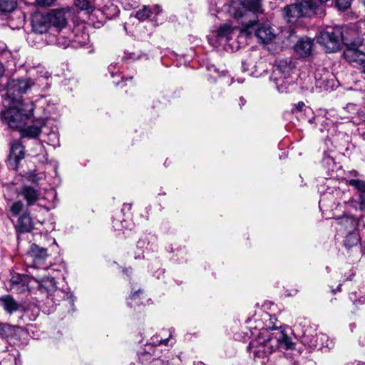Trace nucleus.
Instances as JSON below:
<instances>
[{
	"instance_id": "nucleus-1",
	"label": "nucleus",
	"mask_w": 365,
	"mask_h": 365,
	"mask_svg": "<svg viewBox=\"0 0 365 365\" xmlns=\"http://www.w3.org/2000/svg\"><path fill=\"white\" fill-rule=\"evenodd\" d=\"M294 347V343L282 328L275 327L270 331L260 333L259 336L248 346L253 353L256 362L262 365H275L273 354L277 349L290 350Z\"/></svg>"
},
{
	"instance_id": "nucleus-2",
	"label": "nucleus",
	"mask_w": 365,
	"mask_h": 365,
	"mask_svg": "<svg viewBox=\"0 0 365 365\" xmlns=\"http://www.w3.org/2000/svg\"><path fill=\"white\" fill-rule=\"evenodd\" d=\"M262 0H240L241 8H237V3L231 2L227 11L245 27V31L252 27L258 21L257 14L262 13Z\"/></svg>"
},
{
	"instance_id": "nucleus-3",
	"label": "nucleus",
	"mask_w": 365,
	"mask_h": 365,
	"mask_svg": "<svg viewBox=\"0 0 365 365\" xmlns=\"http://www.w3.org/2000/svg\"><path fill=\"white\" fill-rule=\"evenodd\" d=\"M4 108L0 113V118L12 129L20 130L24 127L34 111V105L30 102L14 105L4 103Z\"/></svg>"
},
{
	"instance_id": "nucleus-4",
	"label": "nucleus",
	"mask_w": 365,
	"mask_h": 365,
	"mask_svg": "<svg viewBox=\"0 0 365 365\" xmlns=\"http://www.w3.org/2000/svg\"><path fill=\"white\" fill-rule=\"evenodd\" d=\"M294 68V65L289 58L279 59L274 64L270 78L279 93L289 92L293 83L291 73Z\"/></svg>"
},
{
	"instance_id": "nucleus-5",
	"label": "nucleus",
	"mask_w": 365,
	"mask_h": 365,
	"mask_svg": "<svg viewBox=\"0 0 365 365\" xmlns=\"http://www.w3.org/2000/svg\"><path fill=\"white\" fill-rule=\"evenodd\" d=\"M33 85L34 82L29 78L9 79L6 85L4 103H25L22 100V95L26 93Z\"/></svg>"
},
{
	"instance_id": "nucleus-6",
	"label": "nucleus",
	"mask_w": 365,
	"mask_h": 365,
	"mask_svg": "<svg viewBox=\"0 0 365 365\" xmlns=\"http://www.w3.org/2000/svg\"><path fill=\"white\" fill-rule=\"evenodd\" d=\"M317 41L329 53L339 50L342 43L349 44V40L344 37L343 29L340 26L329 27L322 31L317 37Z\"/></svg>"
},
{
	"instance_id": "nucleus-7",
	"label": "nucleus",
	"mask_w": 365,
	"mask_h": 365,
	"mask_svg": "<svg viewBox=\"0 0 365 365\" xmlns=\"http://www.w3.org/2000/svg\"><path fill=\"white\" fill-rule=\"evenodd\" d=\"M362 43L363 41L359 38L354 42L349 41V44H346L348 47L344 52V56L350 63H356L365 68V53L358 49Z\"/></svg>"
},
{
	"instance_id": "nucleus-8",
	"label": "nucleus",
	"mask_w": 365,
	"mask_h": 365,
	"mask_svg": "<svg viewBox=\"0 0 365 365\" xmlns=\"http://www.w3.org/2000/svg\"><path fill=\"white\" fill-rule=\"evenodd\" d=\"M51 29L61 31L67 26L68 21L64 9H54L46 14Z\"/></svg>"
},
{
	"instance_id": "nucleus-9",
	"label": "nucleus",
	"mask_w": 365,
	"mask_h": 365,
	"mask_svg": "<svg viewBox=\"0 0 365 365\" xmlns=\"http://www.w3.org/2000/svg\"><path fill=\"white\" fill-rule=\"evenodd\" d=\"M169 341V337L163 339L160 335H155L150 338V342L145 344V348L143 351L139 352V359L142 363H144V358L145 359H150L153 354H155V349L157 346L161 344L168 345Z\"/></svg>"
},
{
	"instance_id": "nucleus-10",
	"label": "nucleus",
	"mask_w": 365,
	"mask_h": 365,
	"mask_svg": "<svg viewBox=\"0 0 365 365\" xmlns=\"http://www.w3.org/2000/svg\"><path fill=\"white\" fill-rule=\"evenodd\" d=\"M24 158V149L19 140H14L11 143L10 153L8 157V163L12 169H16L20 160Z\"/></svg>"
},
{
	"instance_id": "nucleus-11",
	"label": "nucleus",
	"mask_w": 365,
	"mask_h": 365,
	"mask_svg": "<svg viewBox=\"0 0 365 365\" xmlns=\"http://www.w3.org/2000/svg\"><path fill=\"white\" fill-rule=\"evenodd\" d=\"M88 41V34L77 28L70 34L68 40L63 43L66 47L71 46L73 48H78L86 45Z\"/></svg>"
},
{
	"instance_id": "nucleus-12",
	"label": "nucleus",
	"mask_w": 365,
	"mask_h": 365,
	"mask_svg": "<svg viewBox=\"0 0 365 365\" xmlns=\"http://www.w3.org/2000/svg\"><path fill=\"white\" fill-rule=\"evenodd\" d=\"M28 254L33 259V266L36 268H40L48 256L46 249L34 243L31 245Z\"/></svg>"
},
{
	"instance_id": "nucleus-13",
	"label": "nucleus",
	"mask_w": 365,
	"mask_h": 365,
	"mask_svg": "<svg viewBox=\"0 0 365 365\" xmlns=\"http://www.w3.org/2000/svg\"><path fill=\"white\" fill-rule=\"evenodd\" d=\"M302 341L310 348H317L318 349L327 347L329 345L328 336L323 333L316 334L314 336L304 335Z\"/></svg>"
},
{
	"instance_id": "nucleus-14",
	"label": "nucleus",
	"mask_w": 365,
	"mask_h": 365,
	"mask_svg": "<svg viewBox=\"0 0 365 365\" xmlns=\"http://www.w3.org/2000/svg\"><path fill=\"white\" fill-rule=\"evenodd\" d=\"M162 12V9L159 5L143 6L138 10L135 14V17L140 21H145L150 19L155 21L156 17Z\"/></svg>"
},
{
	"instance_id": "nucleus-15",
	"label": "nucleus",
	"mask_w": 365,
	"mask_h": 365,
	"mask_svg": "<svg viewBox=\"0 0 365 365\" xmlns=\"http://www.w3.org/2000/svg\"><path fill=\"white\" fill-rule=\"evenodd\" d=\"M296 4L304 16L317 14L321 10L322 4L319 0H297Z\"/></svg>"
},
{
	"instance_id": "nucleus-16",
	"label": "nucleus",
	"mask_w": 365,
	"mask_h": 365,
	"mask_svg": "<svg viewBox=\"0 0 365 365\" xmlns=\"http://www.w3.org/2000/svg\"><path fill=\"white\" fill-rule=\"evenodd\" d=\"M32 30L36 34H43L51 29L47 14H36L31 19Z\"/></svg>"
},
{
	"instance_id": "nucleus-17",
	"label": "nucleus",
	"mask_w": 365,
	"mask_h": 365,
	"mask_svg": "<svg viewBox=\"0 0 365 365\" xmlns=\"http://www.w3.org/2000/svg\"><path fill=\"white\" fill-rule=\"evenodd\" d=\"M45 125V121L43 119H38L34 121L33 124L20 129L21 137L28 138H36L41 133L42 128Z\"/></svg>"
},
{
	"instance_id": "nucleus-18",
	"label": "nucleus",
	"mask_w": 365,
	"mask_h": 365,
	"mask_svg": "<svg viewBox=\"0 0 365 365\" xmlns=\"http://www.w3.org/2000/svg\"><path fill=\"white\" fill-rule=\"evenodd\" d=\"M337 225L341 227V230L352 232L356 230L358 226L359 220L351 215H344L335 218Z\"/></svg>"
},
{
	"instance_id": "nucleus-19",
	"label": "nucleus",
	"mask_w": 365,
	"mask_h": 365,
	"mask_svg": "<svg viewBox=\"0 0 365 365\" xmlns=\"http://www.w3.org/2000/svg\"><path fill=\"white\" fill-rule=\"evenodd\" d=\"M19 195L26 201L28 206H31L39 199L40 192L34 187L24 185L19 192Z\"/></svg>"
},
{
	"instance_id": "nucleus-20",
	"label": "nucleus",
	"mask_w": 365,
	"mask_h": 365,
	"mask_svg": "<svg viewBox=\"0 0 365 365\" xmlns=\"http://www.w3.org/2000/svg\"><path fill=\"white\" fill-rule=\"evenodd\" d=\"M347 185L354 187L359 192V209L365 210V181L359 179H351Z\"/></svg>"
},
{
	"instance_id": "nucleus-21",
	"label": "nucleus",
	"mask_w": 365,
	"mask_h": 365,
	"mask_svg": "<svg viewBox=\"0 0 365 365\" xmlns=\"http://www.w3.org/2000/svg\"><path fill=\"white\" fill-rule=\"evenodd\" d=\"M0 365H21L19 351L14 349L3 351L0 355Z\"/></svg>"
},
{
	"instance_id": "nucleus-22",
	"label": "nucleus",
	"mask_w": 365,
	"mask_h": 365,
	"mask_svg": "<svg viewBox=\"0 0 365 365\" xmlns=\"http://www.w3.org/2000/svg\"><path fill=\"white\" fill-rule=\"evenodd\" d=\"M313 40L309 38H302L294 46L295 51L302 57H307L312 53Z\"/></svg>"
},
{
	"instance_id": "nucleus-23",
	"label": "nucleus",
	"mask_w": 365,
	"mask_h": 365,
	"mask_svg": "<svg viewBox=\"0 0 365 365\" xmlns=\"http://www.w3.org/2000/svg\"><path fill=\"white\" fill-rule=\"evenodd\" d=\"M237 29V27L232 26L228 23L224 24L216 31V37L219 41H227L232 38Z\"/></svg>"
},
{
	"instance_id": "nucleus-24",
	"label": "nucleus",
	"mask_w": 365,
	"mask_h": 365,
	"mask_svg": "<svg viewBox=\"0 0 365 365\" xmlns=\"http://www.w3.org/2000/svg\"><path fill=\"white\" fill-rule=\"evenodd\" d=\"M255 35L263 43H267L274 39L275 35L269 25L263 24L255 31Z\"/></svg>"
},
{
	"instance_id": "nucleus-25",
	"label": "nucleus",
	"mask_w": 365,
	"mask_h": 365,
	"mask_svg": "<svg viewBox=\"0 0 365 365\" xmlns=\"http://www.w3.org/2000/svg\"><path fill=\"white\" fill-rule=\"evenodd\" d=\"M17 227L23 232H31L34 228V222L29 212H24L18 220Z\"/></svg>"
},
{
	"instance_id": "nucleus-26",
	"label": "nucleus",
	"mask_w": 365,
	"mask_h": 365,
	"mask_svg": "<svg viewBox=\"0 0 365 365\" xmlns=\"http://www.w3.org/2000/svg\"><path fill=\"white\" fill-rule=\"evenodd\" d=\"M0 304L9 314L13 313L19 309V304L10 295H6L0 297Z\"/></svg>"
},
{
	"instance_id": "nucleus-27",
	"label": "nucleus",
	"mask_w": 365,
	"mask_h": 365,
	"mask_svg": "<svg viewBox=\"0 0 365 365\" xmlns=\"http://www.w3.org/2000/svg\"><path fill=\"white\" fill-rule=\"evenodd\" d=\"M283 15L289 22L294 21V19L299 16H304L296 4L284 7Z\"/></svg>"
},
{
	"instance_id": "nucleus-28",
	"label": "nucleus",
	"mask_w": 365,
	"mask_h": 365,
	"mask_svg": "<svg viewBox=\"0 0 365 365\" xmlns=\"http://www.w3.org/2000/svg\"><path fill=\"white\" fill-rule=\"evenodd\" d=\"M16 327L6 324H0V336L3 338L9 339L13 336H24L26 333H14Z\"/></svg>"
},
{
	"instance_id": "nucleus-29",
	"label": "nucleus",
	"mask_w": 365,
	"mask_h": 365,
	"mask_svg": "<svg viewBox=\"0 0 365 365\" xmlns=\"http://www.w3.org/2000/svg\"><path fill=\"white\" fill-rule=\"evenodd\" d=\"M74 6L78 11H85L87 14L93 12L95 9L88 0H74Z\"/></svg>"
},
{
	"instance_id": "nucleus-30",
	"label": "nucleus",
	"mask_w": 365,
	"mask_h": 365,
	"mask_svg": "<svg viewBox=\"0 0 365 365\" xmlns=\"http://www.w3.org/2000/svg\"><path fill=\"white\" fill-rule=\"evenodd\" d=\"M17 6V0H0V11L11 13Z\"/></svg>"
},
{
	"instance_id": "nucleus-31",
	"label": "nucleus",
	"mask_w": 365,
	"mask_h": 365,
	"mask_svg": "<svg viewBox=\"0 0 365 365\" xmlns=\"http://www.w3.org/2000/svg\"><path fill=\"white\" fill-rule=\"evenodd\" d=\"M149 241L147 237L140 239L136 244L137 251L135 252V259H142L144 257V249L147 248Z\"/></svg>"
},
{
	"instance_id": "nucleus-32",
	"label": "nucleus",
	"mask_w": 365,
	"mask_h": 365,
	"mask_svg": "<svg viewBox=\"0 0 365 365\" xmlns=\"http://www.w3.org/2000/svg\"><path fill=\"white\" fill-rule=\"evenodd\" d=\"M359 235L356 230L347 231L346 235L344 241V244L346 247H351L356 245L359 242Z\"/></svg>"
},
{
	"instance_id": "nucleus-33",
	"label": "nucleus",
	"mask_w": 365,
	"mask_h": 365,
	"mask_svg": "<svg viewBox=\"0 0 365 365\" xmlns=\"http://www.w3.org/2000/svg\"><path fill=\"white\" fill-rule=\"evenodd\" d=\"M29 279V276L26 274H12L10 283H11V289H15L16 287L19 286V283L21 282H26V280Z\"/></svg>"
},
{
	"instance_id": "nucleus-34",
	"label": "nucleus",
	"mask_w": 365,
	"mask_h": 365,
	"mask_svg": "<svg viewBox=\"0 0 365 365\" xmlns=\"http://www.w3.org/2000/svg\"><path fill=\"white\" fill-rule=\"evenodd\" d=\"M328 75L329 72L324 68L322 70H318L315 73V79L317 82L316 86L318 87L326 86L325 82L327 80Z\"/></svg>"
},
{
	"instance_id": "nucleus-35",
	"label": "nucleus",
	"mask_w": 365,
	"mask_h": 365,
	"mask_svg": "<svg viewBox=\"0 0 365 365\" xmlns=\"http://www.w3.org/2000/svg\"><path fill=\"white\" fill-rule=\"evenodd\" d=\"M143 292L140 289L135 292L128 298V304L131 307H135L136 306H139L140 304H143L142 298L140 297V294Z\"/></svg>"
},
{
	"instance_id": "nucleus-36",
	"label": "nucleus",
	"mask_w": 365,
	"mask_h": 365,
	"mask_svg": "<svg viewBox=\"0 0 365 365\" xmlns=\"http://www.w3.org/2000/svg\"><path fill=\"white\" fill-rule=\"evenodd\" d=\"M108 71H109V72H110V73L111 77L113 78V82L116 86L119 85V83H120V81H124V80H125V81H128V80H129V81H132V80H133V77H130V78H125V77H124L123 76H121V74H120V73L118 74L117 73H115V65H112V64H111V65H110V66H108Z\"/></svg>"
},
{
	"instance_id": "nucleus-37",
	"label": "nucleus",
	"mask_w": 365,
	"mask_h": 365,
	"mask_svg": "<svg viewBox=\"0 0 365 365\" xmlns=\"http://www.w3.org/2000/svg\"><path fill=\"white\" fill-rule=\"evenodd\" d=\"M210 4L211 7H215L212 9L216 12H219L220 11L223 10V9L227 11L228 6L230 5L227 4V0H211Z\"/></svg>"
},
{
	"instance_id": "nucleus-38",
	"label": "nucleus",
	"mask_w": 365,
	"mask_h": 365,
	"mask_svg": "<svg viewBox=\"0 0 365 365\" xmlns=\"http://www.w3.org/2000/svg\"><path fill=\"white\" fill-rule=\"evenodd\" d=\"M46 136L48 144L52 145L53 147L59 145L58 133L56 132V130H51L49 133H46Z\"/></svg>"
},
{
	"instance_id": "nucleus-39",
	"label": "nucleus",
	"mask_w": 365,
	"mask_h": 365,
	"mask_svg": "<svg viewBox=\"0 0 365 365\" xmlns=\"http://www.w3.org/2000/svg\"><path fill=\"white\" fill-rule=\"evenodd\" d=\"M23 207H24L23 202L21 201H16V202H14L11 205V206L10 207V211L11 212L13 215L17 216L18 215H19L21 213V212L23 210Z\"/></svg>"
},
{
	"instance_id": "nucleus-40",
	"label": "nucleus",
	"mask_w": 365,
	"mask_h": 365,
	"mask_svg": "<svg viewBox=\"0 0 365 365\" xmlns=\"http://www.w3.org/2000/svg\"><path fill=\"white\" fill-rule=\"evenodd\" d=\"M34 280H35V279H34L33 277H30V276H29V280H26V281H27L26 282H24V283L23 282H21L19 283V287H16L15 289H16L17 292H24V291H26V290H29V289H30V288H31V285H30V284H31L33 281H34Z\"/></svg>"
},
{
	"instance_id": "nucleus-41",
	"label": "nucleus",
	"mask_w": 365,
	"mask_h": 365,
	"mask_svg": "<svg viewBox=\"0 0 365 365\" xmlns=\"http://www.w3.org/2000/svg\"><path fill=\"white\" fill-rule=\"evenodd\" d=\"M352 0H336V5L341 10H345L351 5Z\"/></svg>"
},
{
	"instance_id": "nucleus-42",
	"label": "nucleus",
	"mask_w": 365,
	"mask_h": 365,
	"mask_svg": "<svg viewBox=\"0 0 365 365\" xmlns=\"http://www.w3.org/2000/svg\"><path fill=\"white\" fill-rule=\"evenodd\" d=\"M125 222V221H121L115 218L113 220V227L116 230H122L123 228L126 229L128 228V225H124Z\"/></svg>"
},
{
	"instance_id": "nucleus-43",
	"label": "nucleus",
	"mask_w": 365,
	"mask_h": 365,
	"mask_svg": "<svg viewBox=\"0 0 365 365\" xmlns=\"http://www.w3.org/2000/svg\"><path fill=\"white\" fill-rule=\"evenodd\" d=\"M26 178L33 183H38V182L40 180L41 178H39L37 174H36L34 172H29L26 173Z\"/></svg>"
},
{
	"instance_id": "nucleus-44",
	"label": "nucleus",
	"mask_w": 365,
	"mask_h": 365,
	"mask_svg": "<svg viewBox=\"0 0 365 365\" xmlns=\"http://www.w3.org/2000/svg\"><path fill=\"white\" fill-rule=\"evenodd\" d=\"M55 0H36V4L40 7L51 6Z\"/></svg>"
},
{
	"instance_id": "nucleus-45",
	"label": "nucleus",
	"mask_w": 365,
	"mask_h": 365,
	"mask_svg": "<svg viewBox=\"0 0 365 365\" xmlns=\"http://www.w3.org/2000/svg\"><path fill=\"white\" fill-rule=\"evenodd\" d=\"M151 365H170L168 364V361H165L163 359H154L152 361H151Z\"/></svg>"
},
{
	"instance_id": "nucleus-46",
	"label": "nucleus",
	"mask_w": 365,
	"mask_h": 365,
	"mask_svg": "<svg viewBox=\"0 0 365 365\" xmlns=\"http://www.w3.org/2000/svg\"><path fill=\"white\" fill-rule=\"evenodd\" d=\"M6 48V45L4 42L0 41V56L8 53Z\"/></svg>"
},
{
	"instance_id": "nucleus-47",
	"label": "nucleus",
	"mask_w": 365,
	"mask_h": 365,
	"mask_svg": "<svg viewBox=\"0 0 365 365\" xmlns=\"http://www.w3.org/2000/svg\"><path fill=\"white\" fill-rule=\"evenodd\" d=\"M344 203L354 208L355 210L358 209L356 207V201L354 199H349L347 202L344 201Z\"/></svg>"
},
{
	"instance_id": "nucleus-48",
	"label": "nucleus",
	"mask_w": 365,
	"mask_h": 365,
	"mask_svg": "<svg viewBox=\"0 0 365 365\" xmlns=\"http://www.w3.org/2000/svg\"><path fill=\"white\" fill-rule=\"evenodd\" d=\"M131 204L129 203H125L123 205V207L121 209V212L125 214V212H129L131 209Z\"/></svg>"
},
{
	"instance_id": "nucleus-49",
	"label": "nucleus",
	"mask_w": 365,
	"mask_h": 365,
	"mask_svg": "<svg viewBox=\"0 0 365 365\" xmlns=\"http://www.w3.org/2000/svg\"><path fill=\"white\" fill-rule=\"evenodd\" d=\"M358 115L361 120L365 121V108L363 110L357 111Z\"/></svg>"
},
{
	"instance_id": "nucleus-50",
	"label": "nucleus",
	"mask_w": 365,
	"mask_h": 365,
	"mask_svg": "<svg viewBox=\"0 0 365 365\" xmlns=\"http://www.w3.org/2000/svg\"><path fill=\"white\" fill-rule=\"evenodd\" d=\"M67 300H68V303L71 306H73V304H74V298H73V296L71 294H69V296L67 298Z\"/></svg>"
},
{
	"instance_id": "nucleus-51",
	"label": "nucleus",
	"mask_w": 365,
	"mask_h": 365,
	"mask_svg": "<svg viewBox=\"0 0 365 365\" xmlns=\"http://www.w3.org/2000/svg\"><path fill=\"white\" fill-rule=\"evenodd\" d=\"M5 73V68L3 63L0 61V78L4 76Z\"/></svg>"
},
{
	"instance_id": "nucleus-52",
	"label": "nucleus",
	"mask_w": 365,
	"mask_h": 365,
	"mask_svg": "<svg viewBox=\"0 0 365 365\" xmlns=\"http://www.w3.org/2000/svg\"><path fill=\"white\" fill-rule=\"evenodd\" d=\"M304 106V103L303 102H299L297 105H296V108L298 109V110H302L303 108V107Z\"/></svg>"
},
{
	"instance_id": "nucleus-53",
	"label": "nucleus",
	"mask_w": 365,
	"mask_h": 365,
	"mask_svg": "<svg viewBox=\"0 0 365 365\" xmlns=\"http://www.w3.org/2000/svg\"><path fill=\"white\" fill-rule=\"evenodd\" d=\"M346 108L351 110H356V106L354 104H349L346 106Z\"/></svg>"
},
{
	"instance_id": "nucleus-54",
	"label": "nucleus",
	"mask_w": 365,
	"mask_h": 365,
	"mask_svg": "<svg viewBox=\"0 0 365 365\" xmlns=\"http://www.w3.org/2000/svg\"><path fill=\"white\" fill-rule=\"evenodd\" d=\"M335 193H336V195H345V192H343V191H341V190H339V189H336V190H335Z\"/></svg>"
},
{
	"instance_id": "nucleus-55",
	"label": "nucleus",
	"mask_w": 365,
	"mask_h": 365,
	"mask_svg": "<svg viewBox=\"0 0 365 365\" xmlns=\"http://www.w3.org/2000/svg\"><path fill=\"white\" fill-rule=\"evenodd\" d=\"M51 284H53V280H52V281H51ZM53 289L54 290V292H55L56 294H58V293L61 292L60 290H57V289H55V286H54V284H52V289H50V291H52Z\"/></svg>"
},
{
	"instance_id": "nucleus-56",
	"label": "nucleus",
	"mask_w": 365,
	"mask_h": 365,
	"mask_svg": "<svg viewBox=\"0 0 365 365\" xmlns=\"http://www.w3.org/2000/svg\"><path fill=\"white\" fill-rule=\"evenodd\" d=\"M242 69L244 71H248V68L247 67V63L245 61L242 62Z\"/></svg>"
},
{
	"instance_id": "nucleus-57",
	"label": "nucleus",
	"mask_w": 365,
	"mask_h": 365,
	"mask_svg": "<svg viewBox=\"0 0 365 365\" xmlns=\"http://www.w3.org/2000/svg\"><path fill=\"white\" fill-rule=\"evenodd\" d=\"M138 4V0L134 1L133 4H130L131 7H135Z\"/></svg>"
},
{
	"instance_id": "nucleus-58",
	"label": "nucleus",
	"mask_w": 365,
	"mask_h": 365,
	"mask_svg": "<svg viewBox=\"0 0 365 365\" xmlns=\"http://www.w3.org/2000/svg\"><path fill=\"white\" fill-rule=\"evenodd\" d=\"M194 365H205V364L201 361H197L194 362Z\"/></svg>"
},
{
	"instance_id": "nucleus-59",
	"label": "nucleus",
	"mask_w": 365,
	"mask_h": 365,
	"mask_svg": "<svg viewBox=\"0 0 365 365\" xmlns=\"http://www.w3.org/2000/svg\"><path fill=\"white\" fill-rule=\"evenodd\" d=\"M362 77L365 80V68L361 71Z\"/></svg>"
},
{
	"instance_id": "nucleus-60",
	"label": "nucleus",
	"mask_w": 365,
	"mask_h": 365,
	"mask_svg": "<svg viewBox=\"0 0 365 365\" xmlns=\"http://www.w3.org/2000/svg\"><path fill=\"white\" fill-rule=\"evenodd\" d=\"M123 272L126 274H128V272H130V269H125Z\"/></svg>"
},
{
	"instance_id": "nucleus-61",
	"label": "nucleus",
	"mask_w": 365,
	"mask_h": 365,
	"mask_svg": "<svg viewBox=\"0 0 365 365\" xmlns=\"http://www.w3.org/2000/svg\"><path fill=\"white\" fill-rule=\"evenodd\" d=\"M237 81L240 83H242L244 82V79L242 78H237Z\"/></svg>"
},
{
	"instance_id": "nucleus-62",
	"label": "nucleus",
	"mask_w": 365,
	"mask_h": 365,
	"mask_svg": "<svg viewBox=\"0 0 365 365\" xmlns=\"http://www.w3.org/2000/svg\"><path fill=\"white\" fill-rule=\"evenodd\" d=\"M319 1L322 4L323 3L327 2L328 0H319Z\"/></svg>"
},
{
	"instance_id": "nucleus-63",
	"label": "nucleus",
	"mask_w": 365,
	"mask_h": 365,
	"mask_svg": "<svg viewBox=\"0 0 365 365\" xmlns=\"http://www.w3.org/2000/svg\"><path fill=\"white\" fill-rule=\"evenodd\" d=\"M364 301H365V299H364L363 300H360V302H364Z\"/></svg>"
},
{
	"instance_id": "nucleus-64",
	"label": "nucleus",
	"mask_w": 365,
	"mask_h": 365,
	"mask_svg": "<svg viewBox=\"0 0 365 365\" xmlns=\"http://www.w3.org/2000/svg\"><path fill=\"white\" fill-rule=\"evenodd\" d=\"M363 3H364V6H365V0H363Z\"/></svg>"
}]
</instances>
